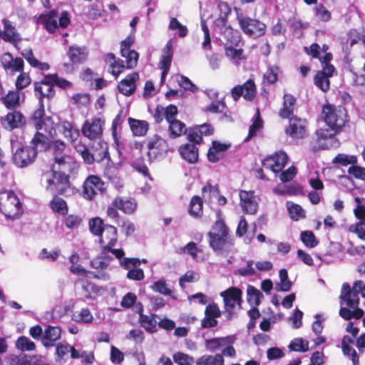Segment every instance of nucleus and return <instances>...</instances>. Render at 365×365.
<instances>
[{"instance_id": "nucleus-41", "label": "nucleus", "mask_w": 365, "mask_h": 365, "mask_svg": "<svg viewBox=\"0 0 365 365\" xmlns=\"http://www.w3.org/2000/svg\"><path fill=\"white\" fill-rule=\"evenodd\" d=\"M2 103L9 109H15L19 106V94L17 91H9L1 98Z\"/></svg>"}, {"instance_id": "nucleus-58", "label": "nucleus", "mask_w": 365, "mask_h": 365, "mask_svg": "<svg viewBox=\"0 0 365 365\" xmlns=\"http://www.w3.org/2000/svg\"><path fill=\"white\" fill-rule=\"evenodd\" d=\"M301 240L308 247L313 248L318 245V242L312 231H303L300 235Z\"/></svg>"}, {"instance_id": "nucleus-7", "label": "nucleus", "mask_w": 365, "mask_h": 365, "mask_svg": "<svg viewBox=\"0 0 365 365\" xmlns=\"http://www.w3.org/2000/svg\"><path fill=\"white\" fill-rule=\"evenodd\" d=\"M324 119L329 128L340 131L346 122V112L344 108H336L334 106L327 105L322 109Z\"/></svg>"}, {"instance_id": "nucleus-30", "label": "nucleus", "mask_w": 365, "mask_h": 365, "mask_svg": "<svg viewBox=\"0 0 365 365\" xmlns=\"http://www.w3.org/2000/svg\"><path fill=\"white\" fill-rule=\"evenodd\" d=\"M283 107L279 110V116L282 118H289L294 115L296 98L291 94L284 95Z\"/></svg>"}, {"instance_id": "nucleus-15", "label": "nucleus", "mask_w": 365, "mask_h": 365, "mask_svg": "<svg viewBox=\"0 0 365 365\" xmlns=\"http://www.w3.org/2000/svg\"><path fill=\"white\" fill-rule=\"evenodd\" d=\"M140 264L138 258H124L120 260V266L128 270L126 277L131 280L141 281L144 279V272L138 267Z\"/></svg>"}, {"instance_id": "nucleus-43", "label": "nucleus", "mask_w": 365, "mask_h": 365, "mask_svg": "<svg viewBox=\"0 0 365 365\" xmlns=\"http://www.w3.org/2000/svg\"><path fill=\"white\" fill-rule=\"evenodd\" d=\"M202 213V201L199 196H194L192 197L190 206H189V214L194 217H200Z\"/></svg>"}, {"instance_id": "nucleus-24", "label": "nucleus", "mask_w": 365, "mask_h": 365, "mask_svg": "<svg viewBox=\"0 0 365 365\" xmlns=\"http://www.w3.org/2000/svg\"><path fill=\"white\" fill-rule=\"evenodd\" d=\"M2 24H4V31L0 29V38L6 42L11 43H16L21 40L19 34L16 31V28L13 26L12 23L6 19H2Z\"/></svg>"}, {"instance_id": "nucleus-16", "label": "nucleus", "mask_w": 365, "mask_h": 365, "mask_svg": "<svg viewBox=\"0 0 365 365\" xmlns=\"http://www.w3.org/2000/svg\"><path fill=\"white\" fill-rule=\"evenodd\" d=\"M215 29L223 35L227 43L234 44L239 41L238 32L233 31L230 26H227V14L220 16L215 21Z\"/></svg>"}, {"instance_id": "nucleus-9", "label": "nucleus", "mask_w": 365, "mask_h": 365, "mask_svg": "<svg viewBox=\"0 0 365 365\" xmlns=\"http://www.w3.org/2000/svg\"><path fill=\"white\" fill-rule=\"evenodd\" d=\"M106 190L104 182L97 175H91L87 177L83 185L82 196L91 200L98 193H103Z\"/></svg>"}, {"instance_id": "nucleus-63", "label": "nucleus", "mask_w": 365, "mask_h": 365, "mask_svg": "<svg viewBox=\"0 0 365 365\" xmlns=\"http://www.w3.org/2000/svg\"><path fill=\"white\" fill-rule=\"evenodd\" d=\"M221 314L222 312L218 305L215 302L210 303L205 308V315L206 317H210L217 319L220 317Z\"/></svg>"}, {"instance_id": "nucleus-48", "label": "nucleus", "mask_w": 365, "mask_h": 365, "mask_svg": "<svg viewBox=\"0 0 365 365\" xmlns=\"http://www.w3.org/2000/svg\"><path fill=\"white\" fill-rule=\"evenodd\" d=\"M242 88L244 98L247 101H252L256 96L257 89L253 80H247L243 85H240Z\"/></svg>"}, {"instance_id": "nucleus-56", "label": "nucleus", "mask_w": 365, "mask_h": 365, "mask_svg": "<svg viewBox=\"0 0 365 365\" xmlns=\"http://www.w3.org/2000/svg\"><path fill=\"white\" fill-rule=\"evenodd\" d=\"M168 29L172 31L178 30V36L180 38H184L187 35L188 30L186 26L180 23L176 18H171Z\"/></svg>"}, {"instance_id": "nucleus-31", "label": "nucleus", "mask_w": 365, "mask_h": 365, "mask_svg": "<svg viewBox=\"0 0 365 365\" xmlns=\"http://www.w3.org/2000/svg\"><path fill=\"white\" fill-rule=\"evenodd\" d=\"M68 56L72 63H82L87 58L86 48L71 46L69 47Z\"/></svg>"}, {"instance_id": "nucleus-62", "label": "nucleus", "mask_w": 365, "mask_h": 365, "mask_svg": "<svg viewBox=\"0 0 365 365\" xmlns=\"http://www.w3.org/2000/svg\"><path fill=\"white\" fill-rule=\"evenodd\" d=\"M315 15L323 21H328L331 19V13L322 4L314 7Z\"/></svg>"}, {"instance_id": "nucleus-11", "label": "nucleus", "mask_w": 365, "mask_h": 365, "mask_svg": "<svg viewBox=\"0 0 365 365\" xmlns=\"http://www.w3.org/2000/svg\"><path fill=\"white\" fill-rule=\"evenodd\" d=\"M50 148L53 149L55 163L63 170H71L72 158L63 154L66 144L63 141L56 140L51 142Z\"/></svg>"}, {"instance_id": "nucleus-60", "label": "nucleus", "mask_w": 365, "mask_h": 365, "mask_svg": "<svg viewBox=\"0 0 365 365\" xmlns=\"http://www.w3.org/2000/svg\"><path fill=\"white\" fill-rule=\"evenodd\" d=\"M173 360L179 365H192L194 358L188 354L177 352L173 355Z\"/></svg>"}, {"instance_id": "nucleus-17", "label": "nucleus", "mask_w": 365, "mask_h": 365, "mask_svg": "<svg viewBox=\"0 0 365 365\" xmlns=\"http://www.w3.org/2000/svg\"><path fill=\"white\" fill-rule=\"evenodd\" d=\"M104 123V120L101 118H94L86 120L82 127L83 135L90 140L100 138L102 135V127Z\"/></svg>"}, {"instance_id": "nucleus-37", "label": "nucleus", "mask_w": 365, "mask_h": 365, "mask_svg": "<svg viewBox=\"0 0 365 365\" xmlns=\"http://www.w3.org/2000/svg\"><path fill=\"white\" fill-rule=\"evenodd\" d=\"M128 123L130 129L135 135L143 136L146 134L148 130V123L146 121L129 118Z\"/></svg>"}, {"instance_id": "nucleus-12", "label": "nucleus", "mask_w": 365, "mask_h": 365, "mask_svg": "<svg viewBox=\"0 0 365 365\" xmlns=\"http://www.w3.org/2000/svg\"><path fill=\"white\" fill-rule=\"evenodd\" d=\"M289 119V125L285 128L287 135L294 139H302L307 135V121L296 115H292Z\"/></svg>"}, {"instance_id": "nucleus-26", "label": "nucleus", "mask_w": 365, "mask_h": 365, "mask_svg": "<svg viewBox=\"0 0 365 365\" xmlns=\"http://www.w3.org/2000/svg\"><path fill=\"white\" fill-rule=\"evenodd\" d=\"M236 340V336L229 335L225 337H215L205 339V346L210 352H215L225 345L232 344Z\"/></svg>"}, {"instance_id": "nucleus-22", "label": "nucleus", "mask_w": 365, "mask_h": 365, "mask_svg": "<svg viewBox=\"0 0 365 365\" xmlns=\"http://www.w3.org/2000/svg\"><path fill=\"white\" fill-rule=\"evenodd\" d=\"M26 123L24 116L19 111L9 113L6 115L1 118V123L4 128L11 130L14 128H20Z\"/></svg>"}, {"instance_id": "nucleus-42", "label": "nucleus", "mask_w": 365, "mask_h": 365, "mask_svg": "<svg viewBox=\"0 0 365 365\" xmlns=\"http://www.w3.org/2000/svg\"><path fill=\"white\" fill-rule=\"evenodd\" d=\"M247 294L248 303L256 307L260 304L261 299L264 297L262 293L252 285L247 286Z\"/></svg>"}, {"instance_id": "nucleus-18", "label": "nucleus", "mask_w": 365, "mask_h": 365, "mask_svg": "<svg viewBox=\"0 0 365 365\" xmlns=\"http://www.w3.org/2000/svg\"><path fill=\"white\" fill-rule=\"evenodd\" d=\"M0 62L6 72L11 75L24 70V62L23 59L19 57L14 58L9 52L4 53L0 56Z\"/></svg>"}, {"instance_id": "nucleus-53", "label": "nucleus", "mask_w": 365, "mask_h": 365, "mask_svg": "<svg viewBox=\"0 0 365 365\" xmlns=\"http://www.w3.org/2000/svg\"><path fill=\"white\" fill-rule=\"evenodd\" d=\"M169 130L170 136L176 138L185 132V125L178 120L169 122Z\"/></svg>"}, {"instance_id": "nucleus-6", "label": "nucleus", "mask_w": 365, "mask_h": 365, "mask_svg": "<svg viewBox=\"0 0 365 365\" xmlns=\"http://www.w3.org/2000/svg\"><path fill=\"white\" fill-rule=\"evenodd\" d=\"M209 245L217 255L227 256L230 253H235V244L230 235L220 236L215 233H207Z\"/></svg>"}, {"instance_id": "nucleus-49", "label": "nucleus", "mask_w": 365, "mask_h": 365, "mask_svg": "<svg viewBox=\"0 0 365 365\" xmlns=\"http://www.w3.org/2000/svg\"><path fill=\"white\" fill-rule=\"evenodd\" d=\"M279 68L277 66H270L263 75V84H274L278 79Z\"/></svg>"}, {"instance_id": "nucleus-4", "label": "nucleus", "mask_w": 365, "mask_h": 365, "mask_svg": "<svg viewBox=\"0 0 365 365\" xmlns=\"http://www.w3.org/2000/svg\"><path fill=\"white\" fill-rule=\"evenodd\" d=\"M0 211L6 218L12 220L21 216L22 204L14 191L5 190L0 193Z\"/></svg>"}, {"instance_id": "nucleus-57", "label": "nucleus", "mask_w": 365, "mask_h": 365, "mask_svg": "<svg viewBox=\"0 0 365 365\" xmlns=\"http://www.w3.org/2000/svg\"><path fill=\"white\" fill-rule=\"evenodd\" d=\"M315 86L324 92H327L330 88L329 79L324 76L322 73H317L314 78Z\"/></svg>"}, {"instance_id": "nucleus-23", "label": "nucleus", "mask_w": 365, "mask_h": 365, "mask_svg": "<svg viewBox=\"0 0 365 365\" xmlns=\"http://www.w3.org/2000/svg\"><path fill=\"white\" fill-rule=\"evenodd\" d=\"M139 79V75L136 72L128 74L124 79L121 80L118 85V91L126 96H130L135 93L136 90L135 82Z\"/></svg>"}, {"instance_id": "nucleus-20", "label": "nucleus", "mask_w": 365, "mask_h": 365, "mask_svg": "<svg viewBox=\"0 0 365 365\" xmlns=\"http://www.w3.org/2000/svg\"><path fill=\"white\" fill-rule=\"evenodd\" d=\"M99 242L101 247H103L104 252L110 250L111 247H114L118 240L117 229L110 225H106L103 232L99 235Z\"/></svg>"}, {"instance_id": "nucleus-21", "label": "nucleus", "mask_w": 365, "mask_h": 365, "mask_svg": "<svg viewBox=\"0 0 365 365\" xmlns=\"http://www.w3.org/2000/svg\"><path fill=\"white\" fill-rule=\"evenodd\" d=\"M240 198L241 207L245 213L254 215L257 212L258 204L254 200L253 191L241 190L240 192Z\"/></svg>"}, {"instance_id": "nucleus-13", "label": "nucleus", "mask_w": 365, "mask_h": 365, "mask_svg": "<svg viewBox=\"0 0 365 365\" xmlns=\"http://www.w3.org/2000/svg\"><path fill=\"white\" fill-rule=\"evenodd\" d=\"M34 91L35 96L38 99V103H43L44 98L51 100L56 95V91L47 75H43L40 81L34 83Z\"/></svg>"}, {"instance_id": "nucleus-54", "label": "nucleus", "mask_w": 365, "mask_h": 365, "mask_svg": "<svg viewBox=\"0 0 365 365\" xmlns=\"http://www.w3.org/2000/svg\"><path fill=\"white\" fill-rule=\"evenodd\" d=\"M289 348L291 351L306 352L309 349V341L302 338H296L291 341Z\"/></svg>"}, {"instance_id": "nucleus-59", "label": "nucleus", "mask_w": 365, "mask_h": 365, "mask_svg": "<svg viewBox=\"0 0 365 365\" xmlns=\"http://www.w3.org/2000/svg\"><path fill=\"white\" fill-rule=\"evenodd\" d=\"M201 252L197 244L194 242H190L187 243L185 247H182L180 249L179 253H187L190 255L194 260H197V253Z\"/></svg>"}, {"instance_id": "nucleus-32", "label": "nucleus", "mask_w": 365, "mask_h": 365, "mask_svg": "<svg viewBox=\"0 0 365 365\" xmlns=\"http://www.w3.org/2000/svg\"><path fill=\"white\" fill-rule=\"evenodd\" d=\"M51 142V141L46 135L36 132L31 142L32 145L31 148H34L37 153L38 150H46L50 148Z\"/></svg>"}, {"instance_id": "nucleus-14", "label": "nucleus", "mask_w": 365, "mask_h": 365, "mask_svg": "<svg viewBox=\"0 0 365 365\" xmlns=\"http://www.w3.org/2000/svg\"><path fill=\"white\" fill-rule=\"evenodd\" d=\"M148 155L150 160L164 155L168 150L167 142L158 135L146 139Z\"/></svg>"}, {"instance_id": "nucleus-27", "label": "nucleus", "mask_w": 365, "mask_h": 365, "mask_svg": "<svg viewBox=\"0 0 365 365\" xmlns=\"http://www.w3.org/2000/svg\"><path fill=\"white\" fill-rule=\"evenodd\" d=\"M58 14L55 10L51 11L48 14H42L39 16V21L44 26L46 30L53 34L58 28Z\"/></svg>"}, {"instance_id": "nucleus-46", "label": "nucleus", "mask_w": 365, "mask_h": 365, "mask_svg": "<svg viewBox=\"0 0 365 365\" xmlns=\"http://www.w3.org/2000/svg\"><path fill=\"white\" fill-rule=\"evenodd\" d=\"M48 79L51 81L53 88L58 86L61 89H68L73 86V83L69 81L59 77L57 73L47 74Z\"/></svg>"}, {"instance_id": "nucleus-52", "label": "nucleus", "mask_w": 365, "mask_h": 365, "mask_svg": "<svg viewBox=\"0 0 365 365\" xmlns=\"http://www.w3.org/2000/svg\"><path fill=\"white\" fill-rule=\"evenodd\" d=\"M89 230L94 235L99 236L103 232L104 227L106 225L100 217H94L89 220Z\"/></svg>"}, {"instance_id": "nucleus-3", "label": "nucleus", "mask_w": 365, "mask_h": 365, "mask_svg": "<svg viewBox=\"0 0 365 365\" xmlns=\"http://www.w3.org/2000/svg\"><path fill=\"white\" fill-rule=\"evenodd\" d=\"M223 299L224 313L226 319L230 321L237 317L238 312L242 309V292L237 287H232L220 293Z\"/></svg>"}, {"instance_id": "nucleus-10", "label": "nucleus", "mask_w": 365, "mask_h": 365, "mask_svg": "<svg viewBox=\"0 0 365 365\" xmlns=\"http://www.w3.org/2000/svg\"><path fill=\"white\" fill-rule=\"evenodd\" d=\"M37 152L31 146H22L18 148L13 153L12 160L18 168H26L36 160Z\"/></svg>"}, {"instance_id": "nucleus-47", "label": "nucleus", "mask_w": 365, "mask_h": 365, "mask_svg": "<svg viewBox=\"0 0 365 365\" xmlns=\"http://www.w3.org/2000/svg\"><path fill=\"white\" fill-rule=\"evenodd\" d=\"M217 215L218 219L216 220L215 224L212 225V231L209 232L208 233H215L220 236L221 235H222V236L223 235H230L228 227L226 226L224 220L220 217L221 212L218 211L217 212Z\"/></svg>"}, {"instance_id": "nucleus-39", "label": "nucleus", "mask_w": 365, "mask_h": 365, "mask_svg": "<svg viewBox=\"0 0 365 365\" xmlns=\"http://www.w3.org/2000/svg\"><path fill=\"white\" fill-rule=\"evenodd\" d=\"M196 365H224V359L220 354L203 355L197 360Z\"/></svg>"}, {"instance_id": "nucleus-19", "label": "nucleus", "mask_w": 365, "mask_h": 365, "mask_svg": "<svg viewBox=\"0 0 365 365\" xmlns=\"http://www.w3.org/2000/svg\"><path fill=\"white\" fill-rule=\"evenodd\" d=\"M287 159V155L283 151H279L273 155L267 157L262 161V165L264 168L270 169L274 173H279L285 166Z\"/></svg>"}, {"instance_id": "nucleus-34", "label": "nucleus", "mask_w": 365, "mask_h": 365, "mask_svg": "<svg viewBox=\"0 0 365 365\" xmlns=\"http://www.w3.org/2000/svg\"><path fill=\"white\" fill-rule=\"evenodd\" d=\"M7 350V344L4 338H0V365H26L22 358L14 356L11 359H7L4 361L1 359V355L4 354Z\"/></svg>"}, {"instance_id": "nucleus-33", "label": "nucleus", "mask_w": 365, "mask_h": 365, "mask_svg": "<svg viewBox=\"0 0 365 365\" xmlns=\"http://www.w3.org/2000/svg\"><path fill=\"white\" fill-rule=\"evenodd\" d=\"M112 205L125 214H132L136 209V202L133 200H124L122 197H116Z\"/></svg>"}, {"instance_id": "nucleus-51", "label": "nucleus", "mask_w": 365, "mask_h": 365, "mask_svg": "<svg viewBox=\"0 0 365 365\" xmlns=\"http://www.w3.org/2000/svg\"><path fill=\"white\" fill-rule=\"evenodd\" d=\"M16 346L23 351H33L36 348V344L29 337L21 336L16 340Z\"/></svg>"}, {"instance_id": "nucleus-35", "label": "nucleus", "mask_w": 365, "mask_h": 365, "mask_svg": "<svg viewBox=\"0 0 365 365\" xmlns=\"http://www.w3.org/2000/svg\"><path fill=\"white\" fill-rule=\"evenodd\" d=\"M30 120L37 130H41L43 128V126L45 124L46 120L43 103H38V107L33 113Z\"/></svg>"}, {"instance_id": "nucleus-8", "label": "nucleus", "mask_w": 365, "mask_h": 365, "mask_svg": "<svg viewBox=\"0 0 365 365\" xmlns=\"http://www.w3.org/2000/svg\"><path fill=\"white\" fill-rule=\"evenodd\" d=\"M237 20L242 31L250 37H259L265 33L266 25L257 19L240 13L237 14Z\"/></svg>"}, {"instance_id": "nucleus-40", "label": "nucleus", "mask_w": 365, "mask_h": 365, "mask_svg": "<svg viewBox=\"0 0 365 365\" xmlns=\"http://www.w3.org/2000/svg\"><path fill=\"white\" fill-rule=\"evenodd\" d=\"M279 277L280 279V283L276 284L275 289L277 292H288L291 289L292 283L289 279L288 272L286 269H282L279 270Z\"/></svg>"}, {"instance_id": "nucleus-61", "label": "nucleus", "mask_w": 365, "mask_h": 365, "mask_svg": "<svg viewBox=\"0 0 365 365\" xmlns=\"http://www.w3.org/2000/svg\"><path fill=\"white\" fill-rule=\"evenodd\" d=\"M71 101L78 107L86 106L89 104L90 96L87 93H76L71 97Z\"/></svg>"}, {"instance_id": "nucleus-1", "label": "nucleus", "mask_w": 365, "mask_h": 365, "mask_svg": "<svg viewBox=\"0 0 365 365\" xmlns=\"http://www.w3.org/2000/svg\"><path fill=\"white\" fill-rule=\"evenodd\" d=\"M133 39L128 36L120 43L121 56L125 58L126 64L120 58H116L113 53H108L104 56L106 63H110V73L115 78L125 69L133 68L136 66L138 60V53L135 50H130Z\"/></svg>"}, {"instance_id": "nucleus-29", "label": "nucleus", "mask_w": 365, "mask_h": 365, "mask_svg": "<svg viewBox=\"0 0 365 365\" xmlns=\"http://www.w3.org/2000/svg\"><path fill=\"white\" fill-rule=\"evenodd\" d=\"M230 147V144L222 143L217 140L212 141V147L207 153L209 161L212 163L217 162L221 157L220 153L227 150Z\"/></svg>"}, {"instance_id": "nucleus-2", "label": "nucleus", "mask_w": 365, "mask_h": 365, "mask_svg": "<svg viewBox=\"0 0 365 365\" xmlns=\"http://www.w3.org/2000/svg\"><path fill=\"white\" fill-rule=\"evenodd\" d=\"M340 309L339 316L344 320H350L352 318L361 319L364 312L359 307V297L356 292H350V286L348 283L343 284L339 296Z\"/></svg>"}, {"instance_id": "nucleus-64", "label": "nucleus", "mask_w": 365, "mask_h": 365, "mask_svg": "<svg viewBox=\"0 0 365 365\" xmlns=\"http://www.w3.org/2000/svg\"><path fill=\"white\" fill-rule=\"evenodd\" d=\"M355 202H356V207L354 209V213L355 217L359 221L365 220V206L361 204V200L359 197H355Z\"/></svg>"}, {"instance_id": "nucleus-36", "label": "nucleus", "mask_w": 365, "mask_h": 365, "mask_svg": "<svg viewBox=\"0 0 365 365\" xmlns=\"http://www.w3.org/2000/svg\"><path fill=\"white\" fill-rule=\"evenodd\" d=\"M150 288L155 292L159 293L164 296H170L172 299H176V297L173 295V290L168 287L165 279L161 278L150 286Z\"/></svg>"}, {"instance_id": "nucleus-25", "label": "nucleus", "mask_w": 365, "mask_h": 365, "mask_svg": "<svg viewBox=\"0 0 365 365\" xmlns=\"http://www.w3.org/2000/svg\"><path fill=\"white\" fill-rule=\"evenodd\" d=\"M61 329L58 326L48 325L46 327L41 338L42 344L46 347H52L55 342L61 338Z\"/></svg>"}, {"instance_id": "nucleus-44", "label": "nucleus", "mask_w": 365, "mask_h": 365, "mask_svg": "<svg viewBox=\"0 0 365 365\" xmlns=\"http://www.w3.org/2000/svg\"><path fill=\"white\" fill-rule=\"evenodd\" d=\"M101 256L103 257L105 261L108 263L113 259V256L119 260L120 264V260H123L125 257V252L122 249H114L113 247H110V250L104 252L103 247H101Z\"/></svg>"}, {"instance_id": "nucleus-55", "label": "nucleus", "mask_w": 365, "mask_h": 365, "mask_svg": "<svg viewBox=\"0 0 365 365\" xmlns=\"http://www.w3.org/2000/svg\"><path fill=\"white\" fill-rule=\"evenodd\" d=\"M252 120L253 123L249 128V133L247 137L245 139V142L248 141L251 138L256 135L257 133L262 127V121L259 118V113L258 110L255 115L253 117Z\"/></svg>"}, {"instance_id": "nucleus-28", "label": "nucleus", "mask_w": 365, "mask_h": 365, "mask_svg": "<svg viewBox=\"0 0 365 365\" xmlns=\"http://www.w3.org/2000/svg\"><path fill=\"white\" fill-rule=\"evenodd\" d=\"M181 157L189 163H195L198 160V148L195 144H185L179 148Z\"/></svg>"}, {"instance_id": "nucleus-50", "label": "nucleus", "mask_w": 365, "mask_h": 365, "mask_svg": "<svg viewBox=\"0 0 365 365\" xmlns=\"http://www.w3.org/2000/svg\"><path fill=\"white\" fill-rule=\"evenodd\" d=\"M51 208L56 212L65 214L68 212V207L66 201L55 195L50 202Z\"/></svg>"}, {"instance_id": "nucleus-38", "label": "nucleus", "mask_w": 365, "mask_h": 365, "mask_svg": "<svg viewBox=\"0 0 365 365\" xmlns=\"http://www.w3.org/2000/svg\"><path fill=\"white\" fill-rule=\"evenodd\" d=\"M155 314H152L151 316L143 314L142 309H140V312L139 313V320L142 327H143L146 329V331L150 333H154L157 331V322L155 319Z\"/></svg>"}, {"instance_id": "nucleus-5", "label": "nucleus", "mask_w": 365, "mask_h": 365, "mask_svg": "<svg viewBox=\"0 0 365 365\" xmlns=\"http://www.w3.org/2000/svg\"><path fill=\"white\" fill-rule=\"evenodd\" d=\"M58 169V171H53L51 178L47 179L46 190L54 194L66 195L71 190L69 176L66 174L67 170L60 169V166Z\"/></svg>"}, {"instance_id": "nucleus-45", "label": "nucleus", "mask_w": 365, "mask_h": 365, "mask_svg": "<svg viewBox=\"0 0 365 365\" xmlns=\"http://www.w3.org/2000/svg\"><path fill=\"white\" fill-rule=\"evenodd\" d=\"M332 163L341 166L354 165L357 163V158L356 155L340 153L333 159Z\"/></svg>"}]
</instances>
